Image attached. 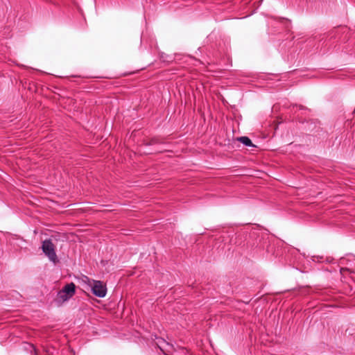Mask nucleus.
<instances>
[{
    "instance_id": "f03ea898",
    "label": "nucleus",
    "mask_w": 355,
    "mask_h": 355,
    "mask_svg": "<svg viewBox=\"0 0 355 355\" xmlns=\"http://www.w3.org/2000/svg\"><path fill=\"white\" fill-rule=\"evenodd\" d=\"M87 283L91 287L94 295L98 297H104L107 293L106 285L101 282L87 278Z\"/></svg>"
},
{
    "instance_id": "20e7f679",
    "label": "nucleus",
    "mask_w": 355,
    "mask_h": 355,
    "mask_svg": "<svg viewBox=\"0 0 355 355\" xmlns=\"http://www.w3.org/2000/svg\"><path fill=\"white\" fill-rule=\"evenodd\" d=\"M237 141H239L243 144L246 146H254L251 140L248 137H241L236 139Z\"/></svg>"
},
{
    "instance_id": "f257e3e1",
    "label": "nucleus",
    "mask_w": 355,
    "mask_h": 355,
    "mask_svg": "<svg viewBox=\"0 0 355 355\" xmlns=\"http://www.w3.org/2000/svg\"><path fill=\"white\" fill-rule=\"evenodd\" d=\"M76 293V286L73 283L66 284L57 295L56 301L62 304L71 298Z\"/></svg>"
},
{
    "instance_id": "7ed1b4c3",
    "label": "nucleus",
    "mask_w": 355,
    "mask_h": 355,
    "mask_svg": "<svg viewBox=\"0 0 355 355\" xmlns=\"http://www.w3.org/2000/svg\"><path fill=\"white\" fill-rule=\"evenodd\" d=\"M42 249L51 261L54 263L58 262V259L55 250V245L50 239H46L42 242Z\"/></svg>"
}]
</instances>
